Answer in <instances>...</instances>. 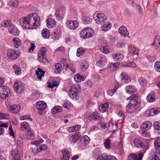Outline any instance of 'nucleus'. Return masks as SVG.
<instances>
[{"mask_svg":"<svg viewBox=\"0 0 160 160\" xmlns=\"http://www.w3.org/2000/svg\"><path fill=\"white\" fill-rule=\"evenodd\" d=\"M111 25L109 22H105L102 26V29L103 31H106L109 30L111 27Z\"/></svg>","mask_w":160,"mask_h":160,"instance_id":"35","label":"nucleus"},{"mask_svg":"<svg viewBox=\"0 0 160 160\" xmlns=\"http://www.w3.org/2000/svg\"><path fill=\"white\" fill-rule=\"evenodd\" d=\"M100 153V149L98 148H96L93 152V156L96 158Z\"/></svg>","mask_w":160,"mask_h":160,"instance_id":"51","label":"nucleus"},{"mask_svg":"<svg viewBox=\"0 0 160 160\" xmlns=\"http://www.w3.org/2000/svg\"><path fill=\"white\" fill-rule=\"evenodd\" d=\"M9 32L12 34L14 36H18L19 34V32L16 27L13 25H11L8 28Z\"/></svg>","mask_w":160,"mask_h":160,"instance_id":"18","label":"nucleus"},{"mask_svg":"<svg viewBox=\"0 0 160 160\" xmlns=\"http://www.w3.org/2000/svg\"><path fill=\"white\" fill-rule=\"evenodd\" d=\"M93 18L98 24H102L107 19V17L103 13H95Z\"/></svg>","mask_w":160,"mask_h":160,"instance_id":"3","label":"nucleus"},{"mask_svg":"<svg viewBox=\"0 0 160 160\" xmlns=\"http://www.w3.org/2000/svg\"><path fill=\"white\" fill-rule=\"evenodd\" d=\"M118 87V86L115 85L113 89L110 90L108 91V94L111 96H112L114 93L116 91Z\"/></svg>","mask_w":160,"mask_h":160,"instance_id":"48","label":"nucleus"},{"mask_svg":"<svg viewBox=\"0 0 160 160\" xmlns=\"http://www.w3.org/2000/svg\"><path fill=\"white\" fill-rule=\"evenodd\" d=\"M133 143L134 146L136 148H146V146L144 145V143L142 142L141 139L139 138H137L134 139Z\"/></svg>","mask_w":160,"mask_h":160,"instance_id":"12","label":"nucleus"},{"mask_svg":"<svg viewBox=\"0 0 160 160\" xmlns=\"http://www.w3.org/2000/svg\"><path fill=\"white\" fill-rule=\"evenodd\" d=\"M147 100L150 102H153L155 100V95L154 93L152 92L149 94L147 97Z\"/></svg>","mask_w":160,"mask_h":160,"instance_id":"43","label":"nucleus"},{"mask_svg":"<svg viewBox=\"0 0 160 160\" xmlns=\"http://www.w3.org/2000/svg\"><path fill=\"white\" fill-rule=\"evenodd\" d=\"M11 154L13 157V158H17L18 156H20V155L18 154V151L16 149L13 150Z\"/></svg>","mask_w":160,"mask_h":160,"instance_id":"59","label":"nucleus"},{"mask_svg":"<svg viewBox=\"0 0 160 160\" xmlns=\"http://www.w3.org/2000/svg\"><path fill=\"white\" fill-rule=\"evenodd\" d=\"M101 50L103 53L106 54L108 53L109 51L107 45L106 44H102L101 48Z\"/></svg>","mask_w":160,"mask_h":160,"instance_id":"45","label":"nucleus"},{"mask_svg":"<svg viewBox=\"0 0 160 160\" xmlns=\"http://www.w3.org/2000/svg\"><path fill=\"white\" fill-rule=\"evenodd\" d=\"M42 37L45 38H48L50 36L49 30L46 28L44 29L42 32Z\"/></svg>","mask_w":160,"mask_h":160,"instance_id":"33","label":"nucleus"},{"mask_svg":"<svg viewBox=\"0 0 160 160\" xmlns=\"http://www.w3.org/2000/svg\"><path fill=\"white\" fill-rule=\"evenodd\" d=\"M47 50V49L46 47H42L38 54V60L43 63L46 62L48 61V59L46 58V54Z\"/></svg>","mask_w":160,"mask_h":160,"instance_id":"5","label":"nucleus"},{"mask_svg":"<svg viewBox=\"0 0 160 160\" xmlns=\"http://www.w3.org/2000/svg\"><path fill=\"white\" fill-rule=\"evenodd\" d=\"M62 153L63 157L61 160H69L70 158L69 152L67 149H63L62 150Z\"/></svg>","mask_w":160,"mask_h":160,"instance_id":"24","label":"nucleus"},{"mask_svg":"<svg viewBox=\"0 0 160 160\" xmlns=\"http://www.w3.org/2000/svg\"><path fill=\"white\" fill-rule=\"evenodd\" d=\"M66 60H67L65 59L62 58L60 61V62L61 63L64 64L63 65V68H64L66 70H68L70 69L72 72H74L75 70V67L73 66L71 64L69 65L66 63Z\"/></svg>","mask_w":160,"mask_h":160,"instance_id":"11","label":"nucleus"},{"mask_svg":"<svg viewBox=\"0 0 160 160\" xmlns=\"http://www.w3.org/2000/svg\"><path fill=\"white\" fill-rule=\"evenodd\" d=\"M44 71L39 68L38 69V70L36 71V72L37 78H38L39 80H41L42 77L44 76Z\"/></svg>","mask_w":160,"mask_h":160,"instance_id":"31","label":"nucleus"},{"mask_svg":"<svg viewBox=\"0 0 160 160\" xmlns=\"http://www.w3.org/2000/svg\"><path fill=\"white\" fill-rule=\"evenodd\" d=\"M78 90L74 86H72L69 91V95L70 97L74 100L78 99L79 98L78 92Z\"/></svg>","mask_w":160,"mask_h":160,"instance_id":"6","label":"nucleus"},{"mask_svg":"<svg viewBox=\"0 0 160 160\" xmlns=\"http://www.w3.org/2000/svg\"><path fill=\"white\" fill-rule=\"evenodd\" d=\"M138 94H133L131 96L128 97L127 100H129L130 101L137 102L138 101V104H139L140 103V100L138 98Z\"/></svg>","mask_w":160,"mask_h":160,"instance_id":"29","label":"nucleus"},{"mask_svg":"<svg viewBox=\"0 0 160 160\" xmlns=\"http://www.w3.org/2000/svg\"><path fill=\"white\" fill-rule=\"evenodd\" d=\"M113 57L115 61H121L123 59L124 56L122 54H117L113 55Z\"/></svg>","mask_w":160,"mask_h":160,"instance_id":"41","label":"nucleus"},{"mask_svg":"<svg viewBox=\"0 0 160 160\" xmlns=\"http://www.w3.org/2000/svg\"><path fill=\"white\" fill-rule=\"evenodd\" d=\"M13 68L14 69L15 73L17 74H19L21 73L20 68L18 66L14 65L13 66Z\"/></svg>","mask_w":160,"mask_h":160,"instance_id":"55","label":"nucleus"},{"mask_svg":"<svg viewBox=\"0 0 160 160\" xmlns=\"http://www.w3.org/2000/svg\"><path fill=\"white\" fill-rule=\"evenodd\" d=\"M10 92V89L7 86H2L0 87V96L2 98L8 97Z\"/></svg>","mask_w":160,"mask_h":160,"instance_id":"7","label":"nucleus"},{"mask_svg":"<svg viewBox=\"0 0 160 160\" xmlns=\"http://www.w3.org/2000/svg\"><path fill=\"white\" fill-rule=\"evenodd\" d=\"M10 21L9 20H5L2 21L1 22V25L3 27H8L11 26Z\"/></svg>","mask_w":160,"mask_h":160,"instance_id":"47","label":"nucleus"},{"mask_svg":"<svg viewBox=\"0 0 160 160\" xmlns=\"http://www.w3.org/2000/svg\"><path fill=\"white\" fill-rule=\"evenodd\" d=\"M138 50L136 48H132L130 51V52L131 54L135 55L138 53Z\"/></svg>","mask_w":160,"mask_h":160,"instance_id":"56","label":"nucleus"},{"mask_svg":"<svg viewBox=\"0 0 160 160\" xmlns=\"http://www.w3.org/2000/svg\"><path fill=\"white\" fill-rule=\"evenodd\" d=\"M62 107L59 106H56L54 107L51 110V112L53 114H55L57 113L60 112L62 111Z\"/></svg>","mask_w":160,"mask_h":160,"instance_id":"38","label":"nucleus"},{"mask_svg":"<svg viewBox=\"0 0 160 160\" xmlns=\"http://www.w3.org/2000/svg\"><path fill=\"white\" fill-rule=\"evenodd\" d=\"M153 126L155 129L158 130L160 128V122L158 121L155 122L153 125Z\"/></svg>","mask_w":160,"mask_h":160,"instance_id":"57","label":"nucleus"},{"mask_svg":"<svg viewBox=\"0 0 160 160\" xmlns=\"http://www.w3.org/2000/svg\"><path fill=\"white\" fill-rule=\"evenodd\" d=\"M19 52L18 51L15 50L9 49L7 52V55L8 57L11 59H15L19 56Z\"/></svg>","mask_w":160,"mask_h":160,"instance_id":"8","label":"nucleus"},{"mask_svg":"<svg viewBox=\"0 0 160 160\" xmlns=\"http://www.w3.org/2000/svg\"><path fill=\"white\" fill-rule=\"evenodd\" d=\"M107 62V60L105 57L104 56H101L99 60L98 61L96 64L100 67L102 68L105 65Z\"/></svg>","mask_w":160,"mask_h":160,"instance_id":"15","label":"nucleus"},{"mask_svg":"<svg viewBox=\"0 0 160 160\" xmlns=\"http://www.w3.org/2000/svg\"><path fill=\"white\" fill-rule=\"evenodd\" d=\"M120 76L122 77L121 81L122 82L127 83L131 81L130 78L127 76V74L125 72H122Z\"/></svg>","mask_w":160,"mask_h":160,"instance_id":"19","label":"nucleus"},{"mask_svg":"<svg viewBox=\"0 0 160 160\" xmlns=\"http://www.w3.org/2000/svg\"><path fill=\"white\" fill-rule=\"evenodd\" d=\"M7 108L9 111L12 113H15L18 112L20 109V107L16 104L8 105Z\"/></svg>","mask_w":160,"mask_h":160,"instance_id":"13","label":"nucleus"},{"mask_svg":"<svg viewBox=\"0 0 160 160\" xmlns=\"http://www.w3.org/2000/svg\"><path fill=\"white\" fill-rule=\"evenodd\" d=\"M9 4L13 7H17L18 5V2L17 0H10Z\"/></svg>","mask_w":160,"mask_h":160,"instance_id":"49","label":"nucleus"},{"mask_svg":"<svg viewBox=\"0 0 160 160\" xmlns=\"http://www.w3.org/2000/svg\"><path fill=\"white\" fill-rule=\"evenodd\" d=\"M108 107V103L106 102L105 103L101 105L99 107V110L101 112H104L106 111Z\"/></svg>","mask_w":160,"mask_h":160,"instance_id":"32","label":"nucleus"},{"mask_svg":"<svg viewBox=\"0 0 160 160\" xmlns=\"http://www.w3.org/2000/svg\"><path fill=\"white\" fill-rule=\"evenodd\" d=\"M154 68L156 71L160 72V62L157 61L154 64Z\"/></svg>","mask_w":160,"mask_h":160,"instance_id":"50","label":"nucleus"},{"mask_svg":"<svg viewBox=\"0 0 160 160\" xmlns=\"http://www.w3.org/2000/svg\"><path fill=\"white\" fill-rule=\"evenodd\" d=\"M22 144L23 140L22 138H18L17 140V145L18 147L19 148H20L22 145Z\"/></svg>","mask_w":160,"mask_h":160,"instance_id":"58","label":"nucleus"},{"mask_svg":"<svg viewBox=\"0 0 160 160\" xmlns=\"http://www.w3.org/2000/svg\"><path fill=\"white\" fill-rule=\"evenodd\" d=\"M56 70H55V73L56 74H58L62 68L61 64L59 63H56L55 65Z\"/></svg>","mask_w":160,"mask_h":160,"instance_id":"46","label":"nucleus"},{"mask_svg":"<svg viewBox=\"0 0 160 160\" xmlns=\"http://www.w3.org/2000/svg\"><path fill=\"white\" fill-rule=\"evenodd\" d=\"M21 129L22 131L27 132L28 130H30L29 124L26 122H23L21 123Z\"/></svg>","mask_w":160,"mask_h":160,"instance_id":"26","label":"nucleus"},{"mask_svg":"<svg viewBox=\"0 0 160 160\" xmlns=\"http://www.w3.org/2000/svg\"><path fill=\"white\" fill-rule=\"evenodd\" d=\"M82 20L84 24H88L90 23L92 21V19L91 18L87 17L84 16L82 17Z\"/></svg>","mask_w":160,"mask_h":160,"instance_id":"37","label":"nucleus"},{"mask_svg":"<svg viewBox=\"0 0 160 160\" xmlns=\"http://www.w3.org/2000/svg\"><path fill=\"white\" fill-rule=\"evenodd\" d=\"M47 149V146L44 144L41 145L40 147L38 148L39 152L42 150H45Z\"/></svg>","mask_w":160,"mask_h":160,"instance_id":"63","label":"nucleus"},{"mask_svg":"<svg viewBox=\"0 0 160 160\" xmlns=\"http://www.w3.org/2000/svg\"><path fill=\"white\" fill-rule=\"evenodd\" d=\"M64 12L61 10H58L56 11L55 15L57 20H61L63 18Z\"/></svg>","mask_w":160,"mask_h":160,"instance_id":"23","label":"nucleus"},{"mask_svg":"<svg viewBox=\"0 0 160 160\" xmlns=\"http://www.w3.org/2000/svg\"><path fill=\"white\" fill-rule=\"evenodd\" d=\"M119 65V63L117 62L113 63L110 64L109 66V68H110L111 69L114 70L115 69L117 68Z\"/></svg>","mask_w":160,"mask_h":160,"instance_id":"52","label":"nucleus"},{"mask_svg":"<svg viewBox=\"0 0 160 160\" xmlns=\"http://www.w3.org/2000/svg\"><path fill=\"white\" fill-rule=\"evenodd\" d=\"M27 136L26 138L29 140H32L34 138V135L33 132L31 131V129L30 130H28L27 132Z\"/></svg>","mask_w":160,"mask_h":160,"instance_id":"39","label":"nucleus"},{"mask_svg":"<svg viewBox=\"0 0 160 160\" xmlns=\"http://www.w3.org/2000/svg\"><path fill=\"white\" fill-rule=\"evenodd\" d=\"M124 66L131 68H134L136 66V65L134 62H130L126 64H124Z\"/></svg>","mask_w":160,"mask_h":160,"instance_id":"53","label":"nucleus"},{"mask_svg":"<svg viewBox=\"0 0 160 160\" xmlns=\"http://www.w3.org/2000/svg\"><path fill=\"white\" fill-rule=\"evenodd\" d=\"M152 45L155 46L156 49L158 51H160V40L158 36H156L154 39V42Z\"/></svg>","mask_w":160,"mask_h":160,"instance_id":"22","label":"nucleus"},{"mask_svg":"<svg viewBox=\"0 0 160 160\" xmlns=\"http://www.w3.org/2000/svg\"><path fill=\"white\" fill-rule=\"evenodd\" d=\"M125 89L126 92L128 93H129V92L131 93H133L136 90L135 88L132 85L127 86L125 88Z\"/></svg>","mask_w":160,"mask_h":160,"instance_id":"34","label":"nucleus"},{"mask_svg":"<svg viewBox=\"0 0 160 160\" xmlns=\"http://www.w3.org/2000/svg\"><path fill=\"white\" fill-rule=\"evenodd\" d=\"M138 101L135 102L130 101L129 103L126 107V110L129 113H132L135 112L138 107Z\"/></svg>","mask_w":160,"mask_h":160,"instance_id":"4","label":"nucleus"},{"mask_svg":"<svg viewBox=\"0 0 160 160\" xmlns=\"http://www.w3.org/2000/svg\"><path fill=\"white\" fill-rule=\"evenodd\" d=\"M102 117L100 116L97 112H93L92 114L90 115L88 119L90 120H100Z\"/></svg>","mask_w":160,"mask_h":160,"instance_id":"16","label":"nucleus"},{"mask_svg":"<svg viewBox=\"0 0 160 160\" xmlns=\"http://www.w3.org/2000/svg\"><path fill=\"white\" fill-rule=\"evenodd\" d=\"M47 25L48 28H51L55 25L56 22L53 19L48 18L47 19Z\"/></svg>","mask_w":160,"mask_h":160,"instance_id":"30","label":"nucleus"},{"mask_svg":"<svg viewBox=\"0 0 160 160\" xmlns=\"http://www.w3.org/2000/svg\"><path fill=\"white\" fill-rule=\"evenodd\" d=\"M79 132H77L76 134L72 135L70 138V140L72 142H76L81 137Z\"/></svg>","mask_w":160,"mask_h":160,"instance_id":"27","label":"nucleus"},{"mask_svg":"<svg viewBox=\"0 0 160 160\" xmlns=\"http://www.w3.org/2000/svg\"><path fill=\"white\" fill-rule=\"evenodd\" d=\"M74 79L77 82H79L81 81H84L86 77L79 74H76L74 76Z\"/></svg>","mask_w":160,"mask_h":160,"instance_id":"28","label":"nucleus"},{"mask_svg":"<svg viewBox=\"0 0 160 160\" xmlns=\"http://www.w3.org/2000/svg\"><path fill=\"white\" fill-rule=\"evenodd\" d=\"M93 30L91 28H88L83 29L80 33L81 37L83 39L90 38L93 36Z\"/></svg>","mask_w":160,"mask_h":160,"instance_id":"2","label":"nucleus"},{"mask_svg":"<svg viewBox=\"0 0 160 160\" xmlns=\"http://www.w3.org/2000/svg\"><path fill=\"white\" fill-rule=\"evenodd\" d=\"M160 112V108H154L149 110H148L145 112L146 116L149 117L153 116L158 114Z\"/></svg>","mask_w":160,"mask_h":160,"instance_id":"10","label":"nucleus"},{"mask_svg":"<svg viewBox=\"0 0 160 160\" xmlns=\"http://www.w3.org/2000/svg\"><path fill=\"white\" fill-rule=\"evenodd\" d=\"M24 86L22 85H21L19 87V88L16 91V92L18 93H20L22 91H24Z\"/></svg>","mask_w":160,"mask_h":160,"instance_id":"62","label":"nucleus"},{"mask_svg":"<svg viewBox=\"0 0 160 160\" xmlns=\"http://www.w3.org/2000/svg\"><path fill=\"white\" fill-rule=\"evenodd\" d=\"M36 106L38 109L40 111L44 110L47 107L46 103L43 101H40L36 103Z\"/></svg>","mask_w":160,"mask_h":160,"instance_id":"17","label":"nucleus"},{"mask_svg":"<svg viewBox=\"0 0 160 160\" xmlns=\"http://www.w3.org/2000/svg\"><path fill=\"white\" fill-rule=\"evenodd\" d=\"M67 27L71 30H75L78 27L79 23L76 20H67L66 22Z\"/></svg>","mask_w":160,"mask_h":160,"instance_id":"9","label":"nucleus"},{"mask_svg":"<svg viewBox=\"0 0 160 160\" xmlns=\"http://www.w3.org/2000/svg\"><path fill=\"white\" fill-rule=\"evenodd\" d=\"M20 25L26 29L36 28L40 25L39 18L35 13L30 14L28 16L20 19Z\"/></svg>","mask_w":160,"mask_h":160,"instance_id":"1","label":"nucleus"},{"mask_svg":"<svg viewBox=\"0 0 160 160\" xmlns=\"http://www.w3.org/2000/svg\"><path fill=\"white\" fill-rule=\"evenodd\" d=\"M118 32L123 37H125L126 35H128V32L125 26L120 27L118 30Z\"/></svg>","mask_w":160,"mask_h":160,"instance_id":"20","label":"nucleus"},{"mask_svg":"<svg viewBox=\"0 0 160 160\" xmlns=\"http://www.w3.org/2000/svg\"><path fill=\"white\" fill-rule=\"evenodd\" d=\"M152 126V124L149 121L144 122L141 126V129L146 130H149Z\"/></svg>","mask_w":160,"mask_h":160,"instance_id":"21","label":"nucleus"},{"mask_svg":"<svg viewBox=\"0 0 160 160\" xmlns=\"http://www.w3.org/2000/svg\"><path fill=\"white\" fill-rule=\"evenodd\" d=\"M58 86V83L56 82H54L53 83H51L49 84L48 87L50 88H52Z\"/></svg>","mask_w":160,"mask_h":160,"instance_id":"61","label":"nucleus"},{"mask_svg":"<svg viewBox=\"0 0 160 160\" xmlns=\"http://www.w3.org/2000/svg\"><path fill=\"white\" fill-rule=\"evenodd\" d=\"M90 139L87 135L82 136L80 138V141L83 145H87L90 141Z\"/></svg>","mask_w":160,"mask_h":160,"instance_id":"25","label":"nucleus"},{"mask_svg":"<svg viewBox=\"0 0 160 160\" xmlns=\"http://www.w3.org/2000/svg\"><path fill=\"white\" fill-rule=\"evenodd\" d=\"M148 130L143 129H141L139 130V132L143 136L145 137H149L150 136V134L148 132Z\"/></svg>","mask_w":160,"mask_h":160,"instance_id":"44","label":"nucleus"},{"mask_svg":"<svg viewBox=\"0 0 160 160\" xmlns=\"http://www.w3.org/2000/svg\"><path fill=\"white\" fill-rule=\"evenodd\" d=\"M138 157L134 153L130 154L128 156V160H141L143 156V154L141 153H139L138 154Z\"/></svg>","mask_w":160,"mask_h":160,"instance_id":"14","label":"nucleus"},{"mask_svg":"<svg viewBox=\"0 0 160 160\" xmlns=\"http://www.w3.org/2000/svg\"><path fill=\"white\" fill-rule=\"evenodd\" d=\"M14 45L15 48H18L21 44V41L20 39L18 38H15L12 40Z\"/></svg>","mask_w":160,"mask_h":160,"instance_id":"40","label":"nucleus"},{"mask_svg":"<svg viewBox=\"0 0 160 160\" xmlns=\"http://www.w3.org/2000/svg\"><path fill=\"white\" fill-rule=\"evenodd\" d=\"M80 69L82 71L85 70L88 68V64L86 61H83L81 64L80 66Z\"/></svg>","mask_w":160,"mask_h":160,"instance_id":"36","label":"nucleus"},{"mask_svg":"<svg viewBox=\"0 0 160 160\" xmlns=\"http://www.w3.org/2000/svg\"><path fill=\"white\" fill-rule=\"evenodd\" d=\"M107 156L104 154H103L99 156L97 158V160H107Z\"/></svg>","mask_w":160,"mask_h":160,"instance_id":"60","label":"nucleus"},{"mask_svg":"<svg viewBox=\"0 0 160 160\" xmlns=\"http://www.w3.org/2000/svg\"><path fill=\"white\" fill-rule=\"evenodd\" d=\"M110 140L107 139L105 140L104 142L105 146L107 149H110Z\"/></svg>","mask_w":160,"mask_h":160,"instance_id":"54","label":"nucleus"},{"mask_svg":"<svg viewBox=\"0 0 160 160\" xmlns=\"http://www.w3.org/2000/svg\"><path fill=\"white\" fill-rule=\"evenodd\" d=\"M30 150L32 151V152L34 154H37L39 152V150L38 148H31Z\"/></svg>","mask_w":160,"mask_h":160,"instance_id":"64","label":"nucleus"},{"mask_svg":"<svg viewBox=\"0 0 160 160\" xmlns=\"http://www.w3.org/2000/svg\"><path fill=\"white\" fill-rule=\"evenodd\" d=\"M85 49L82 48H79L77 49V55L78 57H80L83 55L85 52Z\"/></svg>","mask_w":160,"mask_h":160,"instance_id":"42","label":"nucleus"}]
</instances>
